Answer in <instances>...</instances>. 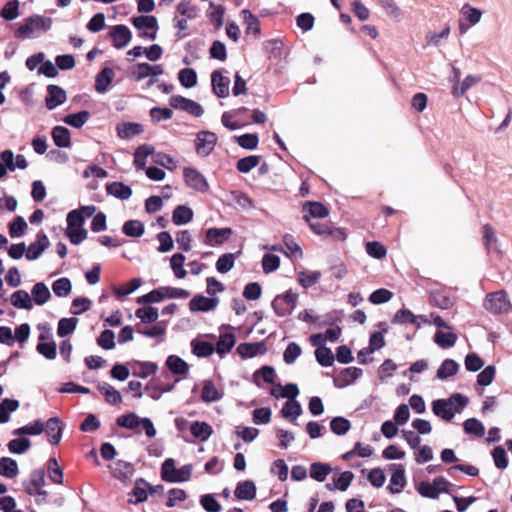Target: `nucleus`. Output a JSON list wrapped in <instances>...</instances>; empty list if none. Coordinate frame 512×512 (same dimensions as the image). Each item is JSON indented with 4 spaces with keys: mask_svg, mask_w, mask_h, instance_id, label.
<instances>
[{
    "mask_svg": "<svg viewBox=\"0 0 512 512\" xmlns=\"http://www.w3.org/2000/svg\"><path fill=\"white\" fill-rule=\"evenodd\" d=\"M263 52L269 61L268 70H273L275 74L280 73L288 56L284 43L279 39L268 40L263 43Z\"/></svg>",
    "mask_w": 512,
    "mask_h": 512,
    "instance_id": "nucleus-1",
    "label": "nucleus"
},
{
    "mask_svg": "<svg viewBox=\"0 0 512 512\" xmlns=\"http://www.w3.org/2000/svg\"><path fill=\"white\" fill-rule=\"evenodd\" d=\"M83 225L84 215L80 211L72 210L68 213L66 236L72 244L77 245L87 238L88 232Z\"/></svg>",
    "mask_w": 512,
    "mask_h": 512,
    "instance_id": "nucleus-2",
    "label": "nucleus"
},
{
    "mask_svg": "<svg viewBox=\"0 0 512 512\" xmlns=\"http://www.w3.org/2000/svg\"><path fill=\"white\" fill-rule=\"evenodd\" d=\"M51 27V20L41 16H32L16 30L17 38H32L42 32H46Z\"/></svg>",
    "mask_w": 512,
    "mask_h": 512,
    "instance_id": "nucleus-3",
    "label": "nucleus"
},
{
    "mask_svg": "<svg viewBox=\"0 0 512 512\" xmlns=\"http://www.w3.org/2000/svg\"><path fill=\"white\" fill-rule=\"evenodd\" d=\"M303 219L309 225L311 230L317 235L330 237L335 241H344L347 237L344 229L336 228L329 222L321 223L319 221H313L307 215H304Z\"/></svg>",
    "mask_w": 512,
    "mask_h": 512,
    "instance_id": "nucleus-4",
    "label": "nucleus"
},
{
    "mask_svg": "<svg viewBox=\"0 0 512 512\" xmlns=\"http://www.w3.org/2000/svg\"><path fill=\"white\" fill-rule=\"evenodd\" d=\"M117 424L127 429H136L141 427L148 437L156 435V429L149 418H140L135 413H129L118 417Z\"/></svg>",
    "mask_w": 512,
    "mask_h": 512,
    "instance_id": "nucleus-5",
    "label": "nucleus"
},
{
    "mask_svg": "<svg viewBox=\"0 0 512 512\" xmlns=\"http://www.w3.org/2000/svg\"><path fill=\"white\" fill-rule=\"evenodd\" d=\"M510 301L505 290L488 293L484 300V307L492 314L507 313L510 309Z\"/></svg>",
    "mask_w": 512,
    "mask_h": 512,
    "instance_id": "nucleus-6",
    "label": "nucleus"
},
{
    "mask_svg": "<svg viewBox=\"0 0 512 512\" xmlns=\"http://www.w3.org/2000/svg\"><path fill=\"white\" fill-rule=\"evenodd\" d=\"M298 294L292 290L286 291L283 295H278L272 302L275 313L279 316L289 315L295 308Z\"/></svg>",
    "mask_w": 512,
    "mask_h": 512,
    "instance_id": "nucleus-7",
    "label": "nucleus"
},
{
    "mask_svg": "<svg viewBox=\"0 0 512 512\" xmlns=\"http://www.w3.org/2000/svg\"><path fill=\"white\" fill-rule=\"evenodd\" d=\"M183 173L185 183L191 189L201 193H205L209 190V184L206 178L196 169L185 168Z\"/></svg>",
    "mask_w": 512,
    "mask_h": 512,
    "instance_id": "nucleus-8",
    "label": "nucleus"
},
{
    "mask_svg": "<svg viewBox=\"0 0 512 512\" xmlns=\"http://www.w3.org/2000/svg\"><path fill=\"white\" fill-rule=\"evenodd\" d=\"M170 104L175 109L184 110L196 117H200L204 113V110L199 103L179 95L172 96L170 98Z\"/></svg>",
    "mask_w": 512,
    "mask_h": 512,
    "instance_id": "nucleus-9",
    "label": "nucleus"
},
{
    "mask_svg": "<svg viewBox=\"0 0 512 512\" xmlns=\"http://www.w3.org/2000/svg\"><path fill=\"white\" fill-rule=\"evenodd\" d=\"M217 137L210 131H202L197 134L195 139L196 151L201 156H207L214 149Z\"/></svg>",
    "mask_w": 512,
    "mask_h": 512,
    "instance_id": "nucleus-10",
    "label": "nucleus"
},
{
    "mask_svg": "<svg viewBox=\"0 0 512 512\" xmlns=\"http://www.w3.org/2000/svg\"><path fill=\"white\" fill-rule=\"evenodd\" d=\"M213 92L220 98H226L230 92V79L216 70L211 75Z\"/></svg>",
    "mask_w": 512,
    "mask_h": 512,
    "instance_id": "nucleus-11",
    "label": "nucleus"
},
{
    "mask_svg": "<svg viewBox=\"0 0 512 512\" xmlns=\"http://www.w3.org/2000/svg\"><path fill=\"white\" fill-rule=\"evenodd\" d=\"M110 37L112 38L114 47L122 49L131 42L132 34L125 25H116L111 28Z\"/></svg>",
    "mask_w": 512,
    "mask_h": 512,
    "instance_id": "nucleus-12",
    "label": "nucleus"
},
{
    "mask_svg": "<svg viewBox=\"0 0 512 512\" xmlns=\"http://www.w3.org/2000/svg\"><path fill=\"white\" fill-rule=\"evenodd\" d=\"M394 470L391 475L390 484L387 489L391 494L400 493L406 485L405 469L402 464L393 465Z\"/></svg>",
    "mask_w": 512,
    "mask_h": 512,
    "instance_id": "nucleus-13",
    "label": "nucleus"
},
{
    "mask_svg": "<svg viewBox=\"0 0 512 512\" xmlns=\"http://www.w3.org/2000/svg\"><path fill=\"white\" fill-rule=\"evenodd\" d=\"M232 235L231 228H209L206 231V244L209 246L221 245Z\"/></svg>",
    "mask_w": 512,
    "mask_h": 512,
    "instance_id": "nucleus-14",
    "label": "nucleus"
},
{
    "mask_svg": "<svg viewBox=\"0 0 512 512\" xmlns=\"http://www.w3.org/2000/svg\"><path fill=\"white\" fill-rule=\"evenodd\" d=\"M218 303V298H208L202 295H198L191 299L189 303V309L192 312H207L215 309Z\"/></svg>",
    "mask_w": 512,
    "mask_h": 512,
    "instance_id": "nucleus-15",
    "label": "nucleus"
},
{
    "mask_svg": "<svg viewBox=\"0 0 512 512\" xmlns=\"http://www.w3.org/2000/svg\"><path fill=\"white\" fill-rule=\"evenodd\" d=\"M49 245L48 237L45 234H39L36 241L26 248V258L30 261L38 259Z\"/></svg>",
    "mask_w": 512,
    "mask_h": 512,
    "instance_id": "nucleus-16",
    "label": "nucleus"
},
{
    "mask_svg": "<svg viewBox=\"0 0 512 512\" xmlns=\"http://www.w3.org/2000/svg\"><path fill=\"white\" fill-rule=\"evenodd\" d=\"M66 100V92L57 85H49L47 88V96L45 98L46 106L52 110L64 103Z\"/></svg>",
    "mask_w": 512,
    "mask_h": 512,
    "instance_id": "nucleus-17",
    "label": "nucleus"
},
{
    "mask_svg": "<svg viewBox=\"0 0 512 512\" xmlns=\"http://www.w3.org/2000/svg\"><path fill=\"white\" fill-rule=\"evenodd\" d=\"M432 411L436 416L441 417L445 421H451L456 413L448 399L433 401Z\"/></svg>",
    "mask_w": 512,
    "mask_h": 512,
    "instance_id": "nucleus-18",
    "label": "nucleus"
},
{
    "mask_svg": "<svg viewBox=\"0 0 512 512\" xmlns=\"http://www.w3.org/2000/svg\"><path fill=\"white\" fill-rule=\"evenodd\" d=\"M362 369L358 367H348L343 369L338 377L335 379V385L338 387H345L352 384L356 379L362 375Z\"/></svg>",
    "mask_w": 512,
    "mask_h": 512,
    "instance_id": "nucleus-19",
    "label": "nucleus"
},
{
    "mask_svg": "<svg viewBox=\"0 0 512 512\" xmlns=\"http://www.w3.org/2000/svg\"><path fill=\"white\" fill-rule=\"evenodd\" d=\"M133 26L139 30L141 33L147 32L149 30H157L158 29V21L155 16L152 15H141L136 16L131 19Z\"/></svg>",
    "mask_w": 512,
    "mask_h": 512,
    "instance_id": "nucleus-20",
    "label": "nucleus"
},
{
    "mask_svg": "<svg viewBox=\"0 0 512 512\" xmlns=\"http://www.w3.org/2000/svg\"><path fill=\"white\" fill-rule=\"evenodd\" d=\"M430 304L440 309H449L453 306L454 301L450 295L443 290H435L430 293Z\"/></svg>",
    "mask_w": 512,
    "mask_h": 512,
    "instance_id": "nucleus-21",
    "label": "nucleus"
},
{
    "mask_svg": "<svg viewBox=\"0 0 512 512\" xmlns=\"http://www.w3.org/2000/svg\"><path fill=\"white\" fill-rule=\"evenodd\" d=\"M117 134L122 139L133 138L143 132L141 124L132 122H123L117 125Z\"/></svg>",
    "mask_w": 512,
    "mask_h": 512,
    "instance_id": "nucleus-22",
    "label": "nucleus"
},
{
    "mask_svg": "<svg viewBox=\"0 0 512 512\" xmlns=\"http://www.w3.org/2000/svg\"><path fill=\"white\" fill-rule=\"evenodd\" d=\"M353 479L354 474L351 471H344L338 477L333 478V484L327 483L325 487L329 491H333L335 489L346 491Z\"/></svg>",
    "mask_w": 512,
    "mask_h": 512,
    "instance_id": "nucleus-23",
    "label": "nucleus"
},
{
    "mask_svg": "<svg viewBox=\"0 0 512 512\" xmlns=\"http://www.w3.org/2000/svg\"><path fill=\"white\" fill-rule=\"evenodd\" d=\"M46 434L52 444H58L62 437V423L59 418H50L46 423Z\"/></svg>",
    "mask_w": 512,
    "mask_h": 512,
    "instance_id": "nucleus-24",
    "label": "nucleus"
},
{
    "mask_svg": "<svg viewBox=\"0 0 512 512\" xmlns=\"http://www.w3.org/2000/svg\"><path fill=\"white\" fill-rule=\"evenodd\" d=\"M114 71L112 68L106 67L96 77V90L99 93H104L108 90L109 85L114 79Z\"/></svg>",
    "mask_w": 512,
    "mask_h": 512,
    "instance_id": "nucleus-25",
    "label": "nucleus"
},
{
    "mask_svg": "<svg viewBox=\"0 0 512 512\" xmlns=\"http://www.w3.org/2000/svg\"><path fill=\"white\" fill-rule=\"evenodd\" d=\"M331 472L328 463L314 462L310 466V477L318 482H323Z\"/></svg>",
    "mask_w": 512,
    "mask_h": 512,
    "instance_id": "nucleus-26",
    "label": "nucleus"
},
{
    "mask_svg": "<svg viewBox=\"0 0 512 512\" xmlns=\"http://www.w3.org/2000/svg\"><path fill=\"white\" fill-rule=\"evenodd\" d=\"M193 219V211L185 205L177 206L172 215V220L175 225H183L189 223Z\"/></svg>",
    "mask_w": 512,
    "mask_h": 512,
    "instance_id": "nucleus-27",
    "label": "nucleus"
},
{
    "mask_svg": "<svg viewBox=\"0 0 512 512\" xmlns=\"http://www.w3.org/2000/svg\"><path fill=\"white\" fill-rule=\"evenodd\" d=\"M303 210L308 212L307 216L310 218H325L329 215L328 208L320 202H306L303 206Z\"/></svg>",
    "mask_w": 512,
    "mask_h": 512,
    "instance_id": "nucleus-28",
    "label": "nucleus"
},
{
    "mask_svg": "<svg viewBox=\"0 0 512 512\" xmlns=\"http://www.w3.org/2000/svg\"><path fill=\"white\" fill-rule=\"evenodd\" d=\"M31 298L37 305L45 304L51 297L49 288L42 282L36 283L31 291Z\"/></svg>",
    "mask_w": 512,
    "mask_h": 512,
    "instance_id": "nucleus-29",
    "label": "nucleus"
},
{
    "mask_svg": "<svg viewBox=\"0 0 512 512\" xmlns=\"http://www.w3.org/2000/svg\"><path fill=\"white\" fill-rule=\"evenodd\" d=\"M11 303L14 307L19 309L29 310L33 306L30 294L24 290L14 292L11 296Z\"/></svg>",
    "mask_w": 512,
    "mask_h": 512,
    "instance_id": "nucleus-30",
    "label": "nucleus"
},
{
    "mask_svg": "<svg viewBox=\"0 0 512 512\" xmlns=\"http://www.w3.org/2000/svg\"><path fill=\"white\" fill-rule=\"evenodd\" d=\"M166 365L173 374L185 375L189 366L186 361L176 355H170L166 360Z\"/></svg>",
    "mask_w": 512,
    "mask_h": 512,
    "instance_id": "nucleus-31",
    "label": "nucleus"
},
{
    "mask_svg": "<svg viewBox=\"0 0 512 512\" xmlns=\"http://www.w3.org/2000/svg\"><path fill=\"white\" fill-rule=\"evenodd\" d=\"M393 324H414L417 328L421 327L418 322V317L414 315L409 309H400L396 312L392 319Z\"/></svg>",
    "mask_w": 512,
    "mask_h": 512,
    "instance_id": "nucleus-32",
    "label": "nucleus"
},
{
    "mask_svg": "<svg viewBox=\"0 0 512 512\" xmlns=\"http://www.w3.org/2000/svg\"><path fill=\"white\" fill-rule=\"evenodd\" d=\"M19 408V402L14 399H4L0 402V423L4 424L10 420V414Z\"/></svg>",
    "mask_w": 512,
    "mask_h": 512,
    "instance_id": "nucleus-33",
    "label": "nucleus"
},
{
    "mask_svg": "<svg viewBox=\"0 0 512 512\" xmlns=\"http://www.w3.org/2000/svg\"><path fill=\"white\" fill-rule=\"evenodd\" d=\"M282 416L291 422H295L302 414V408L298 401H287L281 410Z\"/></svg>",
    "mask_w": 512,
    "mask_h": 512,
    "instance_id": "nucleus-34",
    "label": "nucleus"
},
{
    "mask_svg": "<svg viewBox=\"0 0 512 512\" xmlns=\"http://www.w3.org/2000/svg\"><path fill=\"white\" fill-rule=\"evenodd\" d=\"M459 370V364L453 359H445L437 370V378L444 380L454 376Z\"/></svg>",
    "mask_w": 512,
    "mask_h": 512,
    "instance_id": "nucleus-35",
    "label": "nucleus"
},
{
    "mask_svg": "<svg viewBox=\"0 0 512 512\" xmlns=\"http://www.w3.org/2000/svg\"><path fill=\"white\" fill-rule=\"evenodd\" d=\"M52 138L55 145L58 147H69L71 144L70 132L63 126H56L53 128Z\"/></svg>",
    "mask_w": 512,
    "mask_h": 512,
    "instance_id": "nucleus-36",
    "label": "nucleus"
},
{
    "mask_svg": "<svg viewBox=\"0 0 512 512\" xmlns=\"http://www.w3.org/2000/svg\"><path fill=\"white\" fill-rule=\"evenodd\" d=\"M154 153V147L149 144H143L137 148L134 153V165L138 169H144L146 159Z\"/></svg>",
    "mask_w": 512,
    "mask_h": 512,
    "instance_id": "nucleus-37",
    "label": "nucleus"
},
{
    "mask_svg": "<svg viewBox=\"0 0 512 512\" xmlns=\"http://www.w3.org/2000/svg\"><path fill=\"white\" fill-rule=\"evenodd\" d=\"M234 493L238 499L251 500L255 496L256 488L252 481H244L237 485Z\"/></svg>",
    "mask_w": 512,
    "mask_h": 512,
    "instance_id": "nucleus-38",
    "label": "nucleus"
},
{
    "mask_svg": "<svg viewBox=\"0 0 512 512\" xmlns=\"http://www.w3.org/2000/svg\"><path fill=\"white\" fill-rule=\"evenodd\" d=\"M190 431L195 438L206 441L212 434V427L206 422L196 421L192 423Z\"/></svg>",
    "mask_w": 512,
    "mask_h": 512,
    "instance_id": "nucleus-39",
    "label": "nucleus"
},
{
    "mask_svg": "<svg viewBox=\"0 0 512 512\" xmlns=\"http://www.w3.org/2000/svg\"><path fill=\"white\" fill-rule=\"evenodd\" d=\"M107 192L119 199L126 200L132 195V190L129 186L121 182H113L107 186Z\"/></svg>",
    "mask_w": 512,
    "mask_h": 512,
    "instance_id": "nucleus-40",
    "label": "nucleus"
},
{
    "mask_svg": "<svg viewBox=\"0 0 512 512\" xmlns=\"http://www.w3.org/2000/svg\"><path fill=\"white\" fill-rule=\"evenodd\" d=\"M18 474L17 462L9 457H3L0 459V475L7 478H14Z\"/></svg>",
    "mask_w": 512,
    "mask_h": 512,
    "instance_id": "nucleus-41",
    "label": "nucleus"
},
{
    "mask_svg": "<svg viewBox=\"0 0 512 512\" xmlns=\"http://www.w3.org/2000/svg\"><path fill=\"white\" fill-rule=\"evenodd\" d=\"M458 337L453 332L436 331L434 335L435 343L441 348H449L455 345Z\"/></svg>",
    "mask_w": 512,
    "mask_h": 512,
    "instance_id": "nucleus-42",
    "label": "nucleus"
},
{
    "mask_svg": "<svg viewBox=\"0 0 512 512\" xmlns=\"http://www.w3.org/2000/svg\"><path fill=\"white\" fill-rule=\"evenodd\" d=\"M320 271H301L298 273V281L305 289L315 285L321 278Z\"/></svg>",
    "mask_w": 512,
    "mask_h": 512,
    "instance_id": "nucleus-43",
    "label": "nucleus"
},
{
    "mask_svg": "<svg viewBox=\"0 0 512 512\" xmlns=\"http://www.w3.org/2000/svg\"><path fill=\"white\" fill-rule=\"evenodd\" d=\"M350 428V421L342 416L335 417L330 422L331 431L338 436L345 435L350 430Z\"/></svg>",
    "mask_w": 512,
    "mask_h": 512,
    "instance_id": "nucleus-44",
    "label": "nucleus"
},
{
    "mask_svg": "<svg viewBox=\"0 0 512 512\" xmlns=\"http://www.w3.org/2000/svg\"><path fill=\"white\" fill-rule=\"evenodd\" d=\"M98 389L105 396L106 401L109 404L115 405L122 401V397L119 391L108 383H102L98 386Z\"/></svg>",
    "mask_w": 512,
    "mask_h": 512,
    "instance_id": "nucleus-45",
    "label": "nucleus"
},
{
    "mask_svg": "<svg viewBox=\"0 0 512 512\" xmlns=\"http://www.w3.org/2000/svg\"><path fill=\"white\" fill-rule=\"evenodd\" d=\"M201 398L204 402H214L221 398V394L212 381L206 380L203 383Z\"/></svg>",
    "mask_w": 512,
    "mask_h": 512,
    "instance_id": "nucleus-46",
    "label": "nucleus"
},
{
    "mask_svg": "<svg viewBox=\"0 0 512 512\" xmlns=\"http://www.w3.org/2000/svg\"><path fill=\"white\" fill-rule=\"evenodd\" d=\"M178 80L185 88H192L197 84L196 71L191 68H184L179 71Z\"/></svg>",
    "mask_w": 512,
    "mask_h": 512,
    "instance_id": "nucleus-47",
    "label": "nucleus"
},
{
    "mask_svg": "<svg viewBox=\"0 0 512 512\" xmlns=\"http://www.w3.org/2000/svg\"><path fill=\"white\" fill-rule=\"evenodd\" d=\"M465 433L477 437H483L485 434L484 425L476 418H469L463 423Z\"/></svg>",
    "mask_w": 512,
    "mask_h": 512,
    "instance_id": "nucleus-48",
    "label": "nucleus"
},
{
    "mask_svg": "<svg viewBox=\"0 0 512 512\" xmlns=\"http://www.w3.org/2000/svg\"><path fill=\"white\" fill-rule=\"evenodd\" d=\"M45 483L44 473L41 470H36L31 474L30 485L28 487V492L30 494H44L45 492L41 491L43 485Z\"/></svg>",
    "mask_w": 512,
    "mask_h": 512,
    "instance_id": "nucleus-49",
    "label": "nucleus"
},
{
    "mask_svg": "<svg viewBox=\"0 0 512 512\" xmlns=\"http://www.w3.org/2000/svg\"><path fill=\"white\" fill-rule=\"evenodd\" d=\"M315 357L318 363L324 367H330L334 363V355L328 347H318L315 350Z\"/></svg>",
    "mask_w": 512,
    "mask_h": 512,
    "instance_id": "nucleus-50",
    "label": "nucleus"
},
{
    "mask_svg": "<svg viewBox=\"0 0 512 512\" xmlns=\"http://www.w3.org/2000/svg\"><path fill=\"white\" fill-rule=\"evenodd\" d=\"M43 430H44V424L40 420H37L30 425H25L23 427L15 429L13 431V434L16 436L39 435L43 432Z\"/></svg>",
    "mask_w": 512,
    "mask_h": 512,
    "instance_id": "nucleus-51",
    "label": "nucleus"
},
{
    "mask_svg": "<svg viewBox=\"0 0 512 512\" xmlns=\"http://www.w3.org/2000/svg\"><path fill=\"white\" fill-rule=\"evenodd\" d=\"M170 262L171 268L175 276L179 279H183L187 275V272L183 267L185 262V256L181 253H176L171 257Z\"/></svg>",
    "mask_w": 512,
    "mask_h": 512,
    "instance_id": "nucleus-52",
    "label": "nucleus"
},
{
    "mask_svg": "<svg viewBox=\"0 0 512 512\" xmlns=\"http://www.w3.org/2000/svg\"><path fill=\"white\" fill-rule=\"evenodd\" d=\"M90 113L88 111H80L75 114L67 115L64 118V122L75 128L82 127L89 119Z\"/></svg>",
    "mask_w": 512,
    "mask_h": 512,
    "instance_id": "nucleus-53",
    "label": "nucleus"
},
{
    "mask_svg": "<svg viewBox=\"0 0 512 512\" xmlns=\"http://www.w3.org/2000/svg\"><path fill=\"white\" fill-rule=\"evenodd\" d=\"M140 285H141V279L134 278L131 281H129L128 283L124 284L123 286L115 287L113 289V291H114V294L118 298H122L124 296H127V295L133 293L135 290H137L140 287Z\"/></svg>",
    "mask_w": 512,
    "mask_h": 512,
    "instance_id": "nucleus-54",
    "label": "nucleus"
},
{
    "mask_svg": "<svg viewBox=\"0 0 512 512\" xmlns=\"http://www.w3.org/2000/svg\"><path fill=\"white\" fill-rule=\"evenodd\" d=\"M123 232L130 237H140L144 233V225L138 220H129L124 224Z\"/></svg>",
    "mask_w": 512,
    "mask_h": 512,
    "instance_id": "nucleus-55",
    "label": "nucleus"
},
{
    "mask_svg": "<svg viewBox=\"0 0 512 512\" xmlns=\"http://www.w3.org/2000/svg\"><path fill=\"white\" fill-rule=\"evenodd\" d=\"M77 324V318H63L58 323L57 334L60 337H65L75 330Z\"/></svg>",
    "mask_w": 512,
    "mask_h": 512,
    "instance_id": "nucleus-56",
    "label": "nucleus"
},
{
    "mask_svg": "<svg viewBox=\"0 0 512 512\" xmlns=\"http://www.w3.org/2000/svg\"><path fill=\"white\" fill-rule=\"evenodd\" d=\"M365 247L367 254L375 259H383L387 254L386 247L377 241L367 242Z\"/></svg>",
    "mask_w": 512,
    "mask_h": 512,
    "instance_id": "nucleus-57",
    "label": "nucleus"
},
{
    "mask_svg": "<svg viewBox=\"0 0 512 512\" xmlns=\"http://www.w3.org/2000/svg\"><path fill=\"white\" fill-rule=\"evenodd\" d=\"M135 315L144 323H153L158 319V310L154 307H144L136 310Z\"/></svg>",
    "mask_w": 512,
    "mask_h": 512,
    "instance_id": "nucleus-58",
    "label": "nucleus"
},
{
    "mask_svg": "<svg viewBox=\"0 0 512 512\" xmlns=\"http://www.w3.org/2000/svg\"><path fill=\"white\" fill-rule=\"evenodd\" d=\"M461 14L470 23V25L477 24L482 16V12L479 9L474 8L469 4L463 5L461 8Z\"/></svg>",
    "mask_w": 512,
    "mask_h": 512,
    "instance_id": "nucleus-59",
    "label": "nucleus"
},
{
    "mask_svg": "<svg viewBox=\"0 0 512 512\" xmlns=\"http://www.w3.org/2000/svg\"><path fill=\"white\" fill-rule=\"evenodd\" d=\"M235 262V255L232 253L221 255L216 262V269L220 273H227L230 271Z\"/></svg>",
    "mask_w": 512,
    "mask_h": 512,
    "instance_id": "nucleus-60",
    "label": "nucleus"
},
{
    "mask_svg": "<svg viewBox=\"0 0 512 512\" xmlns=\"http://www.w3.org/2000/svg\"><path fill=\"white\" fill-rule=\"evenodd\" d=\"M393 297V293L385 288H380L373 291L369 296V301L372 304L379 305L388 302Z\"/></svg>",
    "mask_w": 512,
    "mask_h": 512,
    "instance_id": "nucleus-61",
    "label": "nucleus"
},
{
    "mask_svg": "<svg viewBox=\"0 0 512 512\" xmlns=\"http://www.w3.org/2000/svg\"><path fill=\"white\" fill-rule=\"evenodd\" d=\"M52 290L59 297H66L71 291V282L68 278H60L52 285Z\"/></svg>",
    "mask_w": 512,
    "mask_h": 512,
    "instance_id": "nucleus-62",
    "label": "nucleus"
},
{
    "mask_svg": "<svg viewBox=\"0 0 512 512\" xmlns=\"http://www.w3.org/2000/svg\"><path fill=\"white\" fill-rule=\"evenodd\" d=\"M492 457L494 464L498 469H505L508 466V457L505 449L502 446H496L492 450Z\"/></svg>",
    "mask_w": 512,
    "mask_h": 512,
    "instance_id": "nucleus-63",
    "label": "nucleus"
},
{
    "mask_svg": "<svg viewBox=\"0 0 512 512\" xmlns=\"http://www.w3.org/2000/svg\"><path fill=\"white\" fill-rule=\"evenodd\" d=\"M200 504L207 512H220L221 505L211 494H205L200 499Z\"/></svg>",
    "mask_w": 512,
    "mask_h": 512,
    "instance_id": "nucleus-64",
    "label": "nucleus"
}]
</instances>
